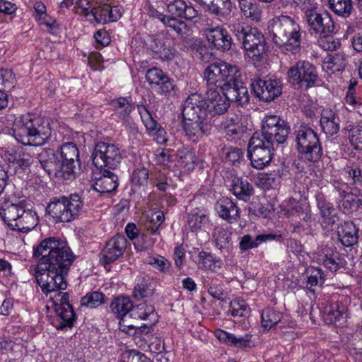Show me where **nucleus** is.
Returning a JSON list of instances; mask_svg holds the SVG:
<instances>
[{
  "label": "nucleus",
  "mask_w": 362,
  "mask_h": 362,
  "mask_svg": "<svg viewBox=\"0 0 362 362\" xmlns=\"http://www.w3.org/2000/svg\"><path fill=\"white\" fill-rule=\"evenodd\" d=\"M213 241L221 252H228L230 248V233L222 226L216 227L212 233Z\"/></svg>",
  "instance_id": "obj_40"
},
{
  "label": "nucleus",
  "mask_w": 362,
  "mask_h": 362,
  "mask_svg": "<svg viewBox=\"0 0 362 362\" xmlns=\"http://www.w3.org/2000/svg\"><path fill=\"white\" fill-rule=\"evenodd\" d=\"M209 3L205 8L221 21L226 19L232 11L230 0H210Z\"/></svg>",
  "instance_id": "obj_32"
},
{
  "label": "nucleus",
  "mask_w": 362,
  "mask_h": 362,
  "mask_svg": "<svg viewBox=\"0 0 362 362\" xmlns=\"http://www.w3.org/2000/svg\"><path fill=\"white\" fill-rule=\"evenodd\" d=\"M183 128L186 135L193 141H197L207 135L209 131V126L205 119H183Z\"/></svg>",
  "instance_id": "obj_24"
},
{
  "label": "nucleus",
  "mask_w": 362,
  "mask_h": 362,
  "mask_svg": "<svg viewBox=\"0 0 362 362\" xmlns=\"http://www.w3.org/2000/svg\"><path fill=\"white\" fill-rule=\"evenodd\" d=\"M16 83V77L11 69H0V86L11 88Z\"/></svg>",
  "instance_id": "obj_61"
},
{
  "label": "nucleus",
  "mask_w": 362,
  "mask_h": 362,
  "mask_svg": "<svg viewBox=\"0 0 362 362\" xmlns=\"http://www.w3.org/2000/svg\"><path fill=\"white\" fill-rule=\"evenodd\" d=\"M346 318L347 308L343 304H332L325 312V320L336 326H343L346 322Z\"/></svg>",
  "instance_id": "obj_31"
},
{
  "label": "nucleus",
  "mask_w": 362,
  "mask_h": 362,
  "mask_svg": "<svg viewBox=\"0 0 362 362\" xmlns=\"http://www.w3.org/2000/svg\"><path fill=\"white\" fill-rule=\"evenodd\" d=\"M204 35L208 42L215 48L228 51L231 48L232 38L228 32L220 26L207 28Z\"/></svg>",
  "instance_id": "obj_19"
},
{
  "label": "nucleus",
  "mask_w": 362,
  "mask_h": 362,
  "mask_svg": "<svg viewBox=\"0 0 362 362\" xmlns=\"http://www.w3.org/2000/svg\"><path fill=\"white\" fill-rule=\"evenodd\" d=\"M35 19L40 25H45L47 28V32L52 35H57L58 31V23L56 20L47 15H33Z\"/></svg>",
  "instance_id": "obj_56"
},
{
  "label": "nucleus",
  "mask_w": 362,
  "mask_h": 362,
  "mask_svg": "<svg viewBox=\"0 0 362 362\" xmlns=\"http://www.w3.org/2000/svg\"><path fill=\"white\" fill-rule=\"evenodd\" d=\"M196 263L198 268L202 270L217 272L222 267V262L220 259L215 257L211 253L205 251L199 252Z\"/></svg>",
  "instance_id": "obj_36"
},
{
  "label": "nucleus",
  "mask_w": 362,
  "mask_h": 362,
  "mask_svg": "<svg viewBox=\"0 0 362 362\" xmlns=\"http://www.w3.org/2000/svg\"><path fill=\"white\" fill-rule=\"evenodd\" d=\"M295 141L302 159L317 162L322 156V148L317 133L307 125H300L295 130Z\"/></svg>",
  "instance_id": "obj_7"
},
{
  "label": "nucleus",
  "mask_w": 362,
  "mask_h": 362,
  "mask_svg": "<svg viewBox=\"0 0 362 362\" xmlns=\"http://www.w3.org/2000/svg\"><path fill=\"white\" fill-rule=\"evenodd\" d=\"M157 86H154L151 88L159 94L166 95L170 94L175 88L173 80H171L166 74L160 78Z\"/></svg>",
  "instance_id": "obj_57"
},
{
  "label": "nucleus",
  "mask_w": 362,
  "mask_h": 362,
  "mask_svg": "<svg viewBox=\"0 0 362 362\" xmlns=\"http://www.w3.org/2000/svg\"><path fill=\"white\" fill-rule=\"evenodd\" d=\"M178 163L181 168L186 170L194 169L196 156L194 153L187 148H182L177 151Z\"/></svg>",
  "instance_id": "obj_50"
},
{
  "label": "nucleus",
  "mask_w": 362,
  "mask_h": 362,
  "mask_svg": "<svg viewBox=\"0 0 362 362\" xmlns=\"http://www.w3.org/2000/svg\"><path fill=\"white\" fill-rule=\"evenodd\" d=\"M25 200H11L4 197L0 200V217L10 229L26 233L38 223L35 211L30 209Z\"/></svg>",
  "instance_id": "obj_3"
},
{
  "label": "nucleus",
  "mask_w": 362,
  "mask_h": 362,
  "mask_svg": "<svg viewBox=\"0 0 362 362\" xmlns=\"http://www.w3.org/2000/svg\"><path fill=\"white\" fill-rule=\"evenodd\" d=\"M230 31L254 63L262 61L266 44L264 35L257 28L235 23L230 25Z\"/></svg>",
  "instance_id": "obj_5"
},
{
  "label": "nucleus",
  "mask_w": 362,
  "mask_h": 362,
  "mask_svg": "<svg viewBox=\"0 0 362 362\" xmlns=\"http://www.w3.org/2000/svg\"><path fill=\"white\" fill-rule=\"evenodd\" d=\"M149 49L152 52V57L154 59H160L163 62H170L174 59L177 51L166 44L162 40L153 37L149 45Z\"/></svg>",
  "instance_id": "obj_22"
},
{
  "label": "nucleus",
  "mask_w": 362,
  "mask_h": 362,
  "mask_svg": "<svg viewBox=\"0 0 362 362\" xmlns=\"http://www.w3.org/2000/svg\"><path fill=\"white\" fill-rule=\"evenodd\" d=\"M170 16L192 21L198 16V11L191 3L187 4L184 0L170 1L167 6Z\"/></svg>",
  "instance_id": "obj_21"
},
{
  "label": "nucleus",
  "mask_w": 362,
  "mask_h": 362,
  "mask_svg": "<svg viewBox=\"0 0 362 362\" xmlns=\"http://www.w3.org/2000/svg\"><path fill=\"white\" fill-rule=\"evenodd\" d=\"M137 110L146 129L153 130L156 126V121L153 118L147 107L143 104H139Z\"/></svg>",
  "instance_id": "obj_55"
},
{
  "label": "nucleus",
  "mask_w": 362,
  "mask_h": 362,
  "mask_svg": "<svg viewBox=\"0 0 362 362\" xmlns=\"http://www.w3.org/2000/svg\"><path fill=\"white\" fill-rule=\"evenodd\" d=\"M325 282L323 272L320 268H315L312 270L310 276L308 277V288L311 291V287L322 286Z\"/></svg>",
  "instance_id": "obj_63"
},
{
  "label": "nucleus",
  "mask_w": 362,
  "mask_h": 362,
  "mask_svg": "<svg viewBox=\"0 0 362 362\" xmlns=\"http://www.w3.org/2000/svg\"><path fill=\"white\" fill-rule=\"evenodd\" d=\"M13 135L16 141L23 145L42 146L51 136L48 122L40 117L21 115L15 119Z\"/></svg>",
  "instance_id": "obj_4"
},
{
  "label": "nucleus",
  "mask_w": 362,
  "mask_h": 362,
  "mask_svg": "<svg viewBox=\"0 0 362 362\" xmlns=\"http://www.w3.org/2000/svg\"><path fill=\"white\" fill-rule=\"evenodd\" d=\"M93 163L102 171L103 169H115L123 158V151L116 144L98 142L95 144L92 155Z\"/></svg>",
  "instance_id": "obj_8"
},
{
  "label": "nucleus",
  "mask_w": 362,
  "mask_h": 362,
  "mask_svg": "<svg viewBox=\"0 0 362 362\" xmlns=\"http://www.w3.org/2000/svg\"><path fill=\"white\" fill-rule=\"evenodd\" d=\"M267 30L273 42L285 54H294L300 50V27L295 18L281 15L269 21Z\"/></svg>",
  "instance_id": "obj_2"
},
{
  "label": "nucleus",
  "mask_w": 362,
  "mask_h": 362,
  "mask_svg": "<svg viewBox=\"0 0 362 362\" xmlns=\"http://www.w3.org/2000/svg\"><path fill=\"white\" fill-rule=\"evenodd\" d=\"M103 175L93 185V189L100 194L110 193L114 191L118 187L117 176L112 172L103 169Z\"/></svg>",
  "instance_id": "obj_26"
},
{
  "label": "nucleus",
  "mask_w": 362,
  "mask_h": 362,
  "mask_svg": "<svg viewBox=\"0 0 362 362\" xmlns=\"http://www.w3.org/2000/svg\"><path fill=\"white\" fill-rule=\"evenodd\" d=\"M146 263L153 266L159 272L167 274L170 272L171 264L163 256H151L146 259Z\"/></svg>",
  "instance_id": "obj_53"
},
{
  "label": "nucleus",
  "mask_w": 362,
  "mask_h": 362,
  "mask_svg": "<svg viewBox=\"0 0 362 362\" xmlns=\"http://www.w3.org/2000/svg\"><path fill=\"white\" fill-rule=\"evenodd\" d=\"M110 307L112 312L118 318L124 315L131 313V310L133 309L132 303L130 299L126 296H119L115 298Z\"/></svg>",
  "instance_id": "obj_45"
},
{
  "label": "nucleus",
  "mask_w": 362,
  "mask_h": 362,
  "mask_svg": "<svg viewBox=\"0 0 362 362\" xmlns=\"http://www.w3.org/2000/svg\"><path fill=\"white\" fill-rule=\"evenodd\" d=\"M240 78L236 77L230 83V86L223 93H226V97L230 101H235L239 105H244L249 101V94L247 87Z\"/></svg>",
  "instance_id": "obj_25"
},
{
  "label": "nucleus",
  "mask_w": 362,
  "mask_h": 362,
  "mask_svg": "<svg viewBox=\"0 0 362 362\" xmlns=\"http://www.w3.org/2000/svg\"><path fill=\"white\" fill-rule=\"evenodd\" d=\"M76 165L69 164L59 159L56 168L54 169V177L59 180H71L75 178Z\"/></svg>",
  "instance_id": "obj_47"
},
{
  "label": "nucleus",
  "mask_w": 362,
  "mask_h": 362,
  "mask_svg": "<svg viewBox=\"0 0 362 362\" xmlns=\"http://www.w3.org/2000/svg\"><path fill=\"white\" fill-rule=\"evenodd\" d=\"M37 159L41 167L49 176H52L59 159L54 151L51 148L43 149L39 153Z\"/></svg>",
  "instance_id": "obj_35"
},
{
  "label": "nucleus",
  "mask_w": 362,
  "mask_h": 362,
  "mask_svg": "<svg viewBox=\"0 0 362 362\" xmlns=\"http://www.w3.org/2000/svg\"><path fill=\"white\" fill-rule=\"evenodd\" d=\"M148 175V170L146 168H136L132 174V182L137 187L146 185Z\"/></svg>",
  "instance_id": "obj_59"
},
{
  "label": "nucleus",
  "mask_w": 362,
  "mask_h": 362,
  "mask_svg": "<svg viewBox=\"0 0 362 362\" xmlns=\"http://www.w3.org/2000/svg\"><path fill=\"white\" fill-rule=\"evenodd\" d=\"M239 7L242 14L255 22H259L262 18V10L255 1L249 0H239Z\"/></svg>",
  "instance_id": "obj_38"
},
{
  "label": "nucleus",
  "mask_w": 362,
  "mask_h": 362,
  "mask_svg": "<svg viewBox=\"0 0 362 362\" xmlns=\"http://www.w3.org/2000/svg\"><path fill=\"white\" fill-rule=\"evenodd\" d=\"M225 153V161L231 165H236L243 158V152L242 149L238 147H229L223 150Z\"/></svg>",
  "instance_id": "obj_60"
},
{
  "label": "nucleus",
  "mask_w": 362,
  "mask_h": 362,
  "mask_svg": "<svg viewBox=\"0 0 362 362\" xmlns=\"http://www.w3.org/2000/svg\"><path fill=\"white\" fill-rule=\"evenodd\" d=\"M241 73L236 65L224 61H216L206 66L204 78L206 81V89H215L223 93Z\"/></svg>",
  "instance_id": "obj_6"
},
{
  "label": "nucleus",
  "mask_w": 362,
  "mask_h": 362,
  "mask_svg": "<svg viewBox=\"0 0 362 362\" xmlns=\"http://www.w3.org/2000/svg\"><path fill=\"white\" fill-rule=\"evenodd\" d=\"M65 206L69 210L71 221L81 213L83 208V202L81 197L77 194H71L69 197L61 196Z\"/></svg>",
  "instance_id": "obj_42"
},
{
  "label": "nucleus",
  "mask_w": 362,
  "mask_h": 362,
  "mask_svg": "<svg viewBox=\"0 0 362 362\" xmlns=\"http://www.w3.org/2000/svg\"><path fill=\"white\" fill-rule=\"evenodd\" d=\"M163 25L175 31L181 37H187L190 35L189 26L180 18L167 16Z\"/></svg>",
  "instance_id": "obj_44"
},
{
  "label": "nucleus",
  "mask_w": 362,
  "mask_h": 362,
  "mask_svg": "<svg viewBox=\"0 0 362 362\" xmlns=\"http://www.w3.org/2000/svg\"><path fill=\"white\" fill-rule=\"evenodd\" d=\"M322 255L319 260L322 264L331 272H336L341 267H344L346 262L344 257L332 247L327 246L321 248Z\"/></svg>",
  "instance_id": "obj_29"
},
{
  "label": "nucleus",
  "mask_w": 362,
  "mask_h": 362,
  "mask_svg": "<svg viewBox=\"0 0 362 362\" xmlns=\"http://www.w3.org/2000/svg\"><path fill=\"white\" fill-rule=\"evenodd\" d=\"M337 237L344 246H353L358 243V229L352 222L345 221L338 227Z\"/></svg>",
  "instance_id": "obj_30"
},
{
  "label": "nucleus",
  "mask_w": 362,
  "mask_h": 362,
  "mask_svg": "<svg viewBox=\"0 0 362 362\" xmlns=\"http://www.w3.org/2000/svg\"><path fill=\"white\" fill-rule=\"evenodd\" d=\"M251 87L255 96L265 102L273 100L279 96L282 92L281 83L276 79L254 78Z\"/></svg>",
  "instance_id": "obj_14"
},
{
  "label": "nucleus",
  "mask_w": 362,
  "mask_h": 362,
  "mask_svg": "<svg viewBox=\"0 0 362 362\" xmlns=\"http://www.w3.org/2000/svg\"><path fill=\"white\" fill-rule=\"evenodd\" d=\"M320 123L322 132L327 136H333L339 131V117L331 109L327 108L322 110Z\"/></svg>",
  "instance_id": "obj_28"
},
{
  "label": "nucleus",
  "mask_w": 362,
  "mask_h": 362,
  "mask_svg": "<svg viewBox=\"0 0 362 362\" xmlns=\"http://www.w3.org/2000/svg\"><path fill=\"white\" fill-rule=\"evenodd\" d=\"M274 238L275 235L272 234L258 235L255 238H252V235L249 234L244 235L240 238L239 247L241 252H243L248 250L257 247L263 242Z\"/></svg>",
  "instance_id": "obj_39"
},
{
  "label": "nucleus",
  "mask_w": 362,
  "mask_h": 362,
  "mask_svg": "<svg viewBox=\"0 0 362 362\" xmlns=\"http://www.w3.org/2000/svg\"><path fill=\"white\" fill-rule=\"evenodd\" d=\"M33 256L40 261L35 268V279L42 291L47 296L65 290L66 276L75 259L66 241L57 237L45 238L34 248Z\"/></svg>",
  "instance_id": "obj_1"
},
{
  "label": "nucleus",
  "mask_w": 362,
  "mask_h": 362,
  "mask_svg": "<svg viewBox=\"0 0 362 362\" xmlns=\"http://www.w3.org/2000/svg\"><path fill=\"white\" fill-rule=\"evenodd\" d=\"M275 148L269 141L259 136L258 132L253 134L247 145V157L253 168L263 169L272 159Z\"/></svg>",
  "instance_id": "obj_9"
},
{
  "label": "nucleus",
  "mask_w": 362,
  "mask_h": 362,
  "mask_svg": "<svg viewBox=\"0 0 362 362\" xmlns=\"http://www.w3.org/2000/svg\"><path fill=\"white\" fill-rule=\"evenodd\" d=\"M59 295H61L60 303L54 305L57 317L53 320L52 324L56 329L63 330L73 327L76 315L69 303V294L67 292H59Z\"/></svg>",
  "instance_id": "obj_13"
},
{
  "label": "nucleus",
  "mask_w": 362,
  "mask_h": 362,
  "mask_svg": "<svg viewBox=\"0 0 362 362\" xmlns=\"http://www.w3.org/2000/svg\"><path fill=\"white\" fill-rule=\"evenodd\" d=\"M231 192L239 199L247 201L253 194L254 189L247 180L238 177L233 180Z\"/></svg>",
  "instance_id": "obj_33"
},
{
  "label": "nucleus",
  "mask_w": 362,
  "mask_h": 362,
  "mask_svg": "<svg viewBox=\"0 0 362 362\" xmlns=\"http://www.w3.org/2000/svg\"><path fill=\"white\" fill-rule=\"evenodd\" d=\"M154 293V288L148 280L139 279L134 286L133 297L136 300L151 298Z\"/></svg>",
  "instance_id": "obj_48"
},
{
  "label": "nucleus",
  "mask_w": 362,
  "mask_h": 362,
  "mask_svg": "<svg viewBox=\"0 0 362 362\" xmlns=\"http://www.w3.org/2000/svg\"><path fill=\"white\" fill-rule=\"evenodd\" d=\"M90 15L93 16V20L100 24H105L110 22L108 4H105L103 6L93 8L90 10Z\"/></svg>",
  "instance_id": "obj_58"
},
{
  "label": "nucleus",
  "mask_w": 362,
  "mask_h": 362,
  "mask_svg": "<svg viewBox=\"0 0 362 362\" xmlns=\"http://www.w3.org/2000/svg\"><path fill=\"white\" fill-rule=\"evenodd\" d=\"M47 213L53 218L56 223L71 222L69 210L62 197H53L46 208Z\"/></svg>",
  "instance_id": "obj_27"
},
{
  "label": "nucleus",
  "mask_w": 362,
  "mask_h": 362,
  "mask_svg": "<svg viewBox=\"0 0 362 362\" xmlns=\"http://www.w3.org/2000/svg\"><path fill=\"white\" fill-rule=\"evenodd\" d=\"M329 8L343 18L350 16L354 7L352 0H328Z\"/></svg>",
  "instance_id": "obj_46"
},
{
  "label": "nucleus",
  "mask_w": 362,
  "mask_h": 362,
  "mask_svg": "<svg viewBox=\"0 0 362 362\" xmlns=\"http://www.w3.org/2000/svg\"><path fill=\"white\" fill-rule=\"evenodd\" d=\"M221 90L215 89H206V110L207 116L214 117L224 114L230 107V100L226 97V93H222Z\"/></svg>",
  "instance_id": "obj_18"
},
{
  "label": "nucleus",
  "mask_w": 362,
  "mask_h": 362,
  "mask_svg": "<svg viewBox=\"0 0 362 362\" xmlns=\"http://www.w3.org/2000/svg\"><path fill=\"white\" fill-rule=\"evenodd\" d=\"M345 129L349 132L351 144L355 149L362 151V126L349 124Z\"/></svg>",
  "instance_id": "obj_52"
},
{
  "label": "nucleus",
  "mask_w": 362,
  "mask_h": 362,
  "mask_svg": "<svg viewBox=\"0 0 362 362\" xmlns=\"http://www.w3.org/2000/svg\"><path fill=\"white\" fill-rule=\"evenodd\" d=\"M318 40L319 46L324 50L334 51L337 49L341 45L338 40H334L330 34L327 35H320Z\"/></svg>",
  "instance_id": "obj_62"
},
{
  "label": "nucleus",
  "mask_w": 362,
  "mask_h": 362,
  "mask_svg": "<svg viewBox=\"0 0 362 362\" xmlns=\"http://www.w3.org/2000/svg\"><path fill=\"white\" fill-rule=\"evenodd\" d=\"M131 315L134 319L149 320L150 322L157 321V314L155 312L154 307L145 303H140L135 307L133 306Z\"/></svg>",
  "instance_id": "obj_41"
},
{
  "label": "nucleus",
  "mask_w": 362,
  "mask_h": 362,
  "mask_svg": "<svg viewBox=\"0 0 362 362\" xmlns=\"http://www.w3.org/2000/svg\"><path fill=\"white\" fill-rule=\"evenodd\" d=\"M164 72L158 69V68H153L150 69L146 71V78L151 86V88L154 86H157L158 81L161 80L163 76H164Z\"/></svg>",
  "instance_id": "obj_64"
},
{
  "label": "nucleus",
  "mask_w": 362,
  "mask_h": 362,
  "mask_svg": "<svg viewBox=\"0 0 362 362\" xmlns=\"http://www.w3.org/2000/svg\"><path fill=\"white\" fill-rule=\"evenodd\" d=\"M289 132L290 127L285 120L276 115H268L262 120V132L259 136L277 146L286 141Z\"/></svg>",
  "instance_id": "obj_10"
},
{
  "label": "nucleus",
  "mask_w": 362,
  "mask_h": 362,
  "mask_svg": "<svg viewBox=\"0 0 362 362\" xmlns=\"http://www.w3.org/2000/svg\"><path fill=\"white\" fill-rule=\"evenodd\" d=\"M127 247V239L122 235H116L107 243L100 254V262L106 267L121 257Z\"/></svg>",
  "instance_id": "obj_17"
},
{
  "label": "nucleus",
  "mask_w": 362,
  "mask_h": 362,
  "mask_svg": "<svg viewBox=\"0 0 362 362\" xmlns=\"http://www.w3.org/2000/svg\"><path fill=\"white\" fill-rule=\"evenodd\" d=\"M209 223L208 216L198 208L192 209L187 215V225L190 231L197 232Z\"/></svg>",
  "instance_id": "obj_34"
},
{
  "label": "nucleus",
  "mask_w": 362,
  "mask_h": 362,
  "mask_svg": "<svg viewBox=\"0 0 362 362\" xmlns=\"http://www.w3.org/2000/svg\"><path fill=\"white\" fill-rule=\"evenodd\" d=\"M111 105L116 116L122 121L123 125L129 132L135 134L138 133V127L130 116L134 110V105L129 98L119 97L111 101Z\"/></svg>",
  "instance_id": "obj_16"
},
{
  "label": "nucleus",
  "mask_w": 362,
  "mask_h": 362,
  "mask_svg": "<svg viewBox=\"0 0 362 362\" xmlns=\"http://www.w3.org/2000/svg\"><path fill=\"white\" fill-rule=\"evenodd\" d=\"M206 99L198 93L189 95L182 104L183 119H206L207 117Z\"/></svg>",
  "instance_id": "obj_15"
},
{
  "label": "nucleus",
  "mask_w": 362,
  "mask_h": 362,
  "mask_svg": "<svg viewBox=\"0 0 362 362\" xmlns=\"http://www.w3.org/2000/svg\"><path fill=\"white\" fill-rule=\"evenodd\" d=\"M219 216L230 223L236 222L240 216V210L231 199L222 197L215 204Z\"/></svg>",
  "instance_id": "obj_20"
},
{
  "label": "nucleus",
  "mask_w": 362,
  "mask_h": 362,
  "mask_svg": "<svg viewBox=\"0 0 362 362\" xmlns=\"http://www.w3.org/2000/svg\"><path fill=\"white\" fill-rule=\"evenodd\" d=\"M317 208L320 211L322 224L329 228H332L338 221L337 211L332 204L327 202L322 194L316 195Z\"/></svg>",
  "instance_id": "obj_23"
},
{
  "label": "nucleus",
  "mask_w": 362,
  "mask_h": 362,
  "mask_svg": "<svg viewBox=\"0 0 362 362\" xmlns=\"http://www.w3.org/2000/svg\"><path fill=\"white\" fill-rule=\"evenodd\" d=\"M283 317L281 312L276 310L273 308H266L262 311L261 325L264 329L269 330L277 323H279Z\"/></svg>",
  "instance_id": "obj_43"
},
{
  "label": "nucleus",
  "mask_w": 362,
  "mask_h": 362,
  "mask_svg": "<svg viewBox=\"0 0 362 362\" xmlns=\"http://www.w3.org/2000/svg\"><path fill=\"white\" fill-rule=\"evenodd\" d=\"M305 18L311 33L327 35L334 30V23L329 14L327 12H320L317 6L307 11Z\"/></svg>",
  "instance_id": "obj_12"
},
{
  "label": "nucleus",
  "mask_w": 362,
  "mask_h": 362,
  "mask_svg": "<svg viewBox=\"0 0 362 362\" xmlns=\"http://www.w3.org/2000/svg\"><path fill=\"white\" fill-rule=\"evenodd\" d=\"M230 312L233 316L244 317L250 313V308L244 300L235 299L230 302Z\"/></svg>",
  "instance_id": "obj_54"
},
{
  "label": "nucleus",
  "mask_w": 362,
  "mask_h": 362,
  "mask_svg": "<svg viewBox=\"0 0 362 362\" xmlns=\"http://www.w3.org/2000/svg\"><path fill=\"white\" fill-rule=\"evenodd\" d=\"M60 160L68 162L69 164L76 165L79 162V151L76 145L73 142H66L62 144L57 150Z\"/></svg>",
  "instance_id": "obj_37"
},
{
  "label": "nucleus",
  "mask_w": 362,
  "mask_h": 362,
  "mask_svg": "<svg viewBox=\"0 0 362 362\" xmlns=\"http://www.w3.org/2000/svg\"><path fill=\"white\" fill-rule=\"evenodd\" d=\"M327 61L325 62L324 68L332 72L339 71L344 69L345 66V55L341 52H336L329 54L327 57Z\"/></svg>",
  "instance_id": "obj_49"
},
{
  "label": "nucleus",
  "mask_w": 362,
  "mask_h": 362,
  "mask_svg": "<svg viewBox=\"0 0 362 362\" xmlns=\"http://www.w3.org/2000/svg\"><path fill=\"white\" fill-rule=\"evenodd\" d=\"M105 296L103 293L98 291L89 292L81 300V305L90 308H97L105 303Z\"/></svg>",
  "instance_id": "obj_51"
},
{
  "label": "nucleus",
  "mask_w": 362,
  "mask_h": 362,
  "mask_svg": "<svg viewBox=\"0 0 362 362\" xmlns=\"http://www.w3.org/2000/svg\"><path fill=\"white\" fill-rule=\"evenodd\" d=\"M289 81L293 84L310 88L318 81L315 66L308 61H299L288 71Z\"/></svg>",
  "instance_id": "obj_11"
}]
</instances>
